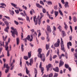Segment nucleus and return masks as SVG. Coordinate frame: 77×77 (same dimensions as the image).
<instances>
[{
  "mask_svg": "<svg viewBox=\"0 0 77 77\" xmlns=\"http://www.w3.org/2000/svg\"><path fill=\"white\" fill-rule=\"evenodd\" d=\"M58 29H59L60 32H61V30H62V26H59L58 27Z\"/></svg>",
  "mask_w": 77,
  "mask_h": 77,
  "instance_id": "nucleus-36",
  "label": "nucleus"
},
{
  "mask_svg": "<svg viewBox=\"0 0 77 77\" xmlns=\"http://www.w3.org/2000/svg\"><path fill=\"white\" fill-rule=\"evenodd\" d=\"M59 7L60 8H62V5H61V4H60V3H58Z\"/></svg>",
  "mask_w": 77,
  "mask_h": 77,
  "instance_id": "nucleus-63",
  "label": "nucleus"
},
{
  "mask_svg": "<svg viewBox=\"0 0 77 77\" xmlns=\"http://www.w3.org/2000/svg\"><path fill=\"white\" fill-rule=\"evenodd\" d=\"M7 56L8 57H9L10 56V54H9V51H7Z\"/></svg>",
  "mask_w": 77,
  "mask_h": 77,
  "instance_id": "nucleus-48",
  "label": "nucleus"
},
{
  "mask_svg": "<svg viewBox=\"0 0 77 77\" xmlns=\"http://www.w3.org/2000/svg\"><path fill=\"white\" fill-rule=\"evenodd\" d=\"M40 14L41 15L40 19H42V17H44V14L41 13H40Z\"/></svg>",
  "mask_w": 77,
  "mask_h": 77,
  "instance_id": "nucleus-33",
  "label": "nucleus"
},
{
  "mask_svg": "<svg viewBox=\"0 0 77 77\" xmlns=\"http://www.w3.org/2000/svg\"><path fill=\"white\" fill-rule=\"evenodd\" d=\"M58 11L60 15L62 16V17H63V13H62V11H61V10H59Z\"/></svg>",
  "mask_w": 77,
  "mask_h": 77,
  "instance_id": "nucleus-26",
  "label": "nucleus"
},
{
  "mask_svg": "<svg viewBox=\"0 0 77 77\" xmlns=\"http://www.w3.org/2000/svg\"><path fill=\"white\" fill-rule=\"evenodd\" d=\"M7 20H6V19H5V18H3L2 19V21H4V22H6V21H7Z\"/></svg>",
  "mask_w": 77,
  "mask_h": 77,
  "instance_id": "nucleus-56",
  "label": "nucleus"
},
{
  "mask_svg": "<svg viewBox=\"0 0 77 77\" xmlns=\"http://www.w3.org/2000/svg\"><path fill=\"white\" fill-rule=\"evenodd\" d=\"M4 23L7 26V27H8V26H9V22H8L5 21V22H4Z\"/></svg>",
  "mask_w": 77,
  "mask_h": 77,
  "instance_id": "nucleus-31",
  "label": "nucleus"
},
{
  "mask_svg": "<svg viewBox=\"0 0 77 77\" xmlns=\"http://www.w3.org/2000/svg\"><path fill=\"white\" fill-rule=\"evenodd\" d=\"M30 31L32 32V33H33L34 32H35V30H34V29H31Z\"/></svg>",
  "mask_w": 77,
  "mask_h": 77,
  "instance_id": "nucleus-61",
  "label": "nucleus"
},
{
  "mask_svg": "<svg viewBox=\"0 0 77 77\" xmlns=\"http://www.w3.org/2000/svg\"><path fill=\"white\" fill-rule=\"evenodd\" d=\"M23 59L27 60L28 59H29V57L27 56H24L23 57Z\"/></svg>",
  "mask_w": 77,
  "mask_h": 77,
  "instance_id": "nucleus-29",
  "label": "nucleus"
},
{
  "mask_svg": "<svg viewBox=\"0 0 77 77\" xmlns=\"http://www.w3.org/2000/svg\"><path fill=\"white\" fill-rule=\"evenodd\" d=\"M20 15H21L23 17H25V15L23 13H20Z\"/></svg>",
  "mask_w": 77,
  "mask_h": 77,
  "instance_id": "nucleus-57",
  "label": "nucleus"
},
{
  "mask_svg": "<svg viewBox=\"0 0 77 77\" xmlns=\"http://www.w3.org/2000/svg\"><path fill=\"white\" fill-rule=\"evenodd\" d=\"M57 55H54L53 56V58L54 59H55V58H56L57 57Z\"/></svg>",
  "mask_w": 77,
  "mask_h": 77,
  "instance_id": "nucleus-53",
  "label": "nucleus"
},
{
  "mask_svg": "<svg viewBox=\"0 0 77 77\" xmlns=\"http://www.w3.org/2000/svg\"><path fill=\"white\" fill-rule=\"evenodd\" d=\"M64 23V25H65L64 28L66 30H67V29L68 28V26H67V25L66 24V23H65V22Z\"/></svg>",
  "mask_w": 77,
  "mask_h": 77,
  "instance_id": "nucleus-22",
  "label": "nucleus"
},
{
  "mask_svg": "<svg viewBox=\"0 0 77 77\" xmlns=\"http://www.w3.org/2000/svg\"><path fill=\"white\" fill-rule=\"evenodd\" d=\"M53 69L54 71H55V72H58L59 71V68L57 67H56L55 68H53Z\"/></svg>",
  "mask_w": 77,
  "mask_h": 77,
  "instance_id": "nucleus-14",
  "label": "nucleus"
},
{
  "mask_svg": "<svg viewBox=\"0 0 77 77\" xmlns=\"http://www.w3.org/2000/svg\"><path fill=\"white\" fill-rule=\"evenodd\" d=\"M0 5H1V6H5V7L6 6V5H5V3H1L0 4Z\"/></svg>",
  "mask_w": 77,
  "mask_h": 77,
  "instance_id": "nucleus-46",
  "label": "nucleus"
},
{
  "mask_svg": "<svg viewBox=\"0 0 77 77\" xmlns=\"http://www.w3.org/2000/svg\"><path fill=\"white\" fill-rule=\"evenodd\" d=\"M18 20H21V21H24V19L18 17Z\"/></svg>",
  "mask_w": 77,
  "mask_h": 77,
  "instance_id": "nucleus-47",
  "label": "nucleus"
},
{
  "mask_svg": "<svg viewBox=\"0 0 77 77\" xmlns=\"http://www.w3.org/2000/svg\"><path fill=\"white\" fill-rule=\"evenodd\" d=\"M54 9L55 10H57V5H56L55 6H54Z\"/></svg>",
  "mask_w": 77,
  "mask_h": 77,
  "instance_id": "nucleus-58",
  "label": "nucleus"
},
{
  "mask_svg": "<svg viewBox=\"0 0 77 77\" xmlns=\"http://www.w3.org/2000/svg\"><path fill=\"white\" fill-rule=\"evenodd\" d=\"M50 61H51V60H52V56H50Z\"/></svg>",
  "mask_w": 77,
  "mask_h": 77,
  "instance_id": "nucleus-62",
  "label": "nucleus"
},
{
  "mask_svg": "<svg viewBox=\"0 0 77 77\" xmlns=\"http://www.w3.org/2000/svg\"><path fill=\"white\" fill-rule=\"evenodd\" d=\"M69 45L70 46H72V43H71V42H68L67 44V48H68V49H69L70 48Z\"/></svg>",
  "mask_w": 77,
  "mask_h": 77,
  "instance_id": "nucleus-15",
  "label": "nucleus"
},
{
  "mask_svg": "<svg viewBox=\"0 0 77 77\" xmlns=\"http://www.w3.org/2000/svg\"><path fill=\"white\" fill-rule=\"evenodd\" d=\"M42 11L43 13H44L45 14L46 13V10H45L44 8H43Z\"/></svg>",
  "mask_w": 77,
  "mask_h": 77,
  "instance_id": "nucleus-39",
  "label": "nucleus"
},
{
  "mask_svg": "<svg viewBox=\"0 0 77 77\" xmlns=\"http://www.w3.org/2000/svg\"><path fill=\"white\" fill-rule=\"evenodd\" d=\"M18 75H19L20 77H22V73H20L18 74Z\"/></svg>",
  "mask_w": 77,
  "mask_h": 77,
  "instance_id": "nucleus-59",
  "label": "nucleus"
},
{
  "mask_svg": "<svg viewBox=\"0 0 77 77\" xmlns=\"http://www.w3.org/2000/svg\"><path fill=\"white\" fill-rule=\"evenodd\" d=\"M38 57L41 58V60L43 62H44L45 60V55L44 54H41V53L42 52V49L41 48H39L38 50Z\"/></svg>",
  "mask_w": 77,
  "mask_h": 77,
  "instance_id": "nucleus-1",
  "label": "nucleus"
},
{
  "mask_svg": "<svg viewBox=\"0 0 77 77\" xmlns=\"http://www.w3.org/2000/svg\"><path fill=\"white\" fill-rule=\"evenodd\" d=\"M11 5L14 7V8H15L16 9H19V7H17V5H15V4L13 3H11Z\"/></svg>",
  "mask_w": 77,
  "mask_h": 77,
  "instance_id": "nucleus-19",
  "label": "nucleus"
},
{
  "mask_svg": "<svg viewBox=\"0 0 77 77\" xmlns=\"http://www.w3.org/2000/svg\"><path fill=\"white\" fill-rule=\"evenodd\" d=\"M65 67L66 68L68 69V68L69 67V65L67 64H65Z\"/></svg>",
  "mask_w": 77,
  "mask_h": 77,
  "instance_id": "nucleus-38",
  "label": "nucleus"
},
{
  "mask_svg": "<svg viewBox=\"0 0 77 77\" xmlns=\"http://www.w3.org/2000/svg\"><path fill=\"white\" fill-rule=\"evenodd\" d=\"M48 5H52V2H48Z\"/></svg>",
  "mask_w": 77,
  "mask_h": 77,
  "instance_id": "nucleus-49",
  "label": "nucleus"
},
{
  "mask_svg": "<svg viewBox=\"0 0 77 77\" xmlns=\"http://www.w3.org/2000/svg\"><path fill=\"white\" fill-rule=\"evenodd\" d=\"M39 16H38L37 18L36 19V20H36V16H35L34 17H33V20L35 23V25H36L38 24H38L39 26H40V24H41V20L39 18Z\"/></svg>",
  "mask_w": 77,
  "mask_h": 77,
  "instance_id": "nucleus-3",
  "label": "nucleus"
},
{
  "mask_svg": "<svg viewBox=\"0 0 77 77\" xmlns=\"http://www.w3.org/2000/svg\"><path fill=\"white\" fill-rule=\"evenodd\" d=\"M54 13L55 14V17H57V16L59 14V12L55 11Z\"/></svg>",
  "mask_w": 77,
  "mask_h": 77,
  "instance_id": "nucleus-27",
  "label": "nucleus"
},
{
  "mask_svg": "<svg viewBox=\"0 0 77 77\" xmlns=\"http://www.w3.org/2000/svg\"><path fill=\"white\" fill-rule=\"evenodd\" d=\"M5 67H6V68H7V69H9V67L8 66V65L5 63L4 64V67H3L2 69V70H4V69L5 68Z\"/></svg>",
  "mask_w": 77,
  "mask_h": 77,
  "instance_id": "nucleus-11",
  "label": "nucleus"
},
{
  "mask_svg": "<svg viewBox=\"0 0 77 77\" xmlns=\"http://www.w3.org/2000/svg\"><path fill=\"white\" fill-rule=\"evenodd\" d=\"M61 50H63V51L64 52L65 51V49H64V45H63V40H62V38H61Z\"/></svg>",
  "mask_w": 77,
  "mask_h": 77,
  "instance_id": "nucleus-6",
  "label": "nucleus"
},
{
  "mask_svg": "<svg viewBox=\"0 0 77 77\" xmlns=\"http://www.w3.org/2000/svg\"><path fill=\"white\" fill-rule=\"evenodd\" d=\"M46 50H48L49 49V46H48V44H46Z\"/></svg>",
  "mask_w": 77,
  "mask_h": 77,
  "instance_id": "nucleus-44",
  "label": "nucleus"
},
{
  "mask_svg": "<svg viewBox=\"0 0 77 77\" xmlns=\"http://www.w3.org/2000/svg\"><path fill=\"white\" fill-rule=\"evenodd\" d=\"M53 73L50 74L49 75V77H53Z\"/></svg>",
  "mask_w": 77,
  "mask_h": 77,
  "instance_id": "nucleus-54",
  "label": "nucleus"
},
{
  "mask_svg": "<svg viewBox=\"0 0 77 77\" xmlns=\"http://www.w3.org/2000/svg\"><path fill=\"white\" fill-rule=\"evenodd\" d=\"M16 41L17 45H18V44H19V43L20 42V41H19V38H17Z\"/></svg>",
  "mask_w": 77,
  "mask_h": 77,
  "instance_id": "nucleus-30",
  "label": "nucleus"
},
{
  "mask_svg": "<svg viewBox=\"0 0 77 77\" xmlns=\"http://www.w3.org/2000/svg\"><path fill=\"white\" fill-rule=\"evenodd\" d=\"M33 36H35V34H34L32 35V34L31 35V38H30V36L29 35H28L27 37L26 38H24L23 39V41H24V42H25L26 43L27 42V40L28 41H29L30 42H31L33 41Z\"/></svg>",
  "mask_w": 77,
  "mask_h": 77,
  "instance_id": "nucleus-2",
  "label": "nucleus"
},
{
  "mask_svg": "<svg viewBox=\"0 0 77 77\" xmlns=\"http://www.w3.org/2000/svg\"><path fill=\"white\" fill-rule=\"evenodd\" d=\"M15 12L17 14H19V11H18V10H15Z\"/></svg>",
  "mask_w": 77,
  "mask_h": 77,
  "instance_id": "nucleus-52",
  "label": "nucleus"
},
{
  "mask_svg": "<svg viewBox=\"0 0 77 77\" xmlns=\"http://www.w3.org/2000/svg\"><path fill=\"white\" fill-rule=\"evenodd\" d=\"M57 76H58V73H54V77H57Z\"/></svg>",
  "mask_w": 77,
  "mask_h": 77,
  "instance_id": "nucleus-45",
  "label": "nucleus"
},
{
  "mask_svg": "<svg viewBox=\"0 0 77 77\" xmlns=\"http://www.w3.org/2000/svg\"><path fill=\"white\" fill-rule=\"evenodd\" d=\"M5 18H6L7 19H8V20H11V19L10 18V17H9L8 16H5L4 17Z\"/></svg>",
  "mask_w": 77,
  "mask_h": 77,
  "instance_id": "nucleus-40",
  "label": "nucleus"
},
{
  "mask_svg": "<svg viewBox=\"0 0 77 77\" xmlns=\"http://www.w3.org/2000/svg\"><path fill=\"white\" fill-rule=\"evenodd\" d=\"M62 35L63 38L64 36H66V34H65V31H62Z\"/></svg>",
  "mask_w": 77,
  "mask_h": 77,
  "instance_id": "nucleus-25",
  "label": "nucleus"
},
{
  "mask_svg": "<svg viewBox=\"0 0 77 77\" xmlns=\"http://www.w3.org/2000/svg\"><path fill=\"white\" fill-rule=\"evenodd\" d=\"M14 23L16 24V25H18L19 23L18 22L16 21V20H14Z\"/></svg>",
  "mask_w": 77,
  "mask_h": 77,
  "instance_id": "nucleus-50",
  "label": "nucleus"
},
{
  "mask_svg": "<svg viewBox=\"0 0 77 77\" xmlns=\"http://www.w3.org/2000/svg\"><path fill=\"white\" fill-rule=\"evenodd\" d=\"M11 29L13 30V31H11V32L12 33L11 35L13 37V38H15V35H16L17 36H18V34L17 33V31L16 29H14V27H11Z\"/></svg>",
  "mask_w": 77,
  "mask_h": 77,
  "instance_id": "nucleus-4",
  "label": "nucleus"
},
{
  "mask_svg": "<svg viewBox=\"0 0 77 77\" xmlns=\"http://www.w3.org/2000/svg\"><path fill=\"white\" fill-rule=\"evenodd\" d=\"M32 55V52L30 51V52H28V56L29 58H30L31 57V55Z\"/></svg>",
  "mask_w": 77,
  "mask_h": 77,
  "instance_id": "nucleus-24",
  "label": "nucleus"
},
{
  "mask_svg": "<svg viewBox=\"0 0 77 77\" xmlns=\"http://www.w3.org/2000/svg\"><path fill=\"white\" fill-rule=\"evenodd\" d=\"M5 50L8 51V49H9V47L8 46H5Z\"/></svg>",
  "mask_w": 77,
  "mask_h": 77,
  "instance_id": "nucleus-34",
  "label": "nucleus"
},
{
  "mask_svg": "<svg viewBox=\"0 0 77 77\" xmlns=\"http://www.w3.org/2000/svg\"><path fill=\"white\" fill-rule=\"evenodd\" d=\"M46 33L47 35V41L48 42H49L50 41V38H49V35H48V33L47 31H46Z\"/></svg>",
  "mask_w": 77,
  "mask_h": 77,
  "instance_id": "nucleus-18",
  "label": "nucleus"
},
{
  "mask_svg": "<svg viewBox=\"0 0 77 77\" xmlns=\"http://www.w3.org/2000/svg\"><path fill=\"white\" fill-rule=\"evenodd\" d=\"M34 72L35 73V74H37V73H38V71H37V69L36 68H34Z\"/></svg>",
  "mask_w": 77,
  "mask_h": 77,
  "instance_id": "nucleus-41",
  "label": "nucleus"
},
{
  "mask_svg": "<svg viewBox=\"0 0 77 77\" xmlns=\"http://www.w3.org/2000/svg\"><path fill=\"white\" fill-rule=\"evenodd\" d=\"M22 7L23 9H25V10H27V7L25 6L24 5L22 6Z\"/></svg>",
  "mask_w": 77,
  "mask_h": 77,
  "instance_id": "nucleus-42",
  "label": "nucleus"
},
{
  "mask_svg": "<svg viewBox=\"0 0 77 77\" xmlns=\"http://www.w3.org/2000/svg\"><path fill=\"white\" fill-rule=\"evenodd\" d=\"M23 47H24V45H23V44H22L21 45V49L22 51H24V48H23Z\"/></svg>",
  "mask_w": 77,
  "mask_h": 77,
  "instance_id": "nucleus-32",
  "label": "nucleus"
},
{
  "mask_svg": "<svg viewBox=\"0 0 77 77\" xmlns=\"http://www.w3.org/2000/svg\"><path fill=\"white\" fill-rule=\"evenodd\" d=\"M50 51H48L46 54V57H48V55H49V54H50Z\"/></svg>",
  "mask_w": 77,
  "mask_h": 77,
  "instance_id": "nucleus-51",
  "label": "nucleus"
},
{
  "mask_svg": "<svg viewBox=\"0 0 77 77\" xmlns=\"http://www.w3.org/2000/svg\"><path fill=\"white\" fill-rule=\"evenodd\" d=\"M9 29V26H7L5 29L4 30L5 32H7L8 33V29Z\"/></svg>",
  "mask_w": 77,
  "mask_h": 77,
  "instance_id": "nucleus-23",
  "label": "nucleus"
},
{
  "mask_svg": "<svg viewBox=\"0 0 77 77\" xmlns=\"http://www.w3.org/2000/svg\"><path fill=\"white\" fill-rule=\"evenodd\" d=\"M47 31L48 32H51V28H50V26L48 25L47 26Z\"/></svg>",
  "mask_w": 77,
  "mask_h": 77,
  "instance_id": "nucleus-10",
  "label": "nucleus"
},
{
  "mask_svg": "<svg viewBox=\"0 0 77 77\" xmlns=\"http://www.w3.org/2000/svg\"><path fill=\"white\" fill-rule=\"evenodd\" d=\"M20 65L21 67H22V61L21 60V58L20 59Z\"/></svg>",
  "mask_w": 77,
  "mask_h": 77,
  "instance_id": "nucleus-37",
  "label": "nucleus"
},
{
  "mask_svg": "<svg viewBox=\"0 0 77 77\" xmlns=\"http://www.w3.org/2000/svg\"><path fill=\"white\" fill-rule=\"evenodd\" d=\"M60 44V40L58 39H57V42L54 44V46L55 47H59V45Z\"/></svg>",
  "mask_w": 77,
  "mask_h": 77,
  "instance_id": "nucleus-7",
  "label": "nucleus"
},
{
  "mask_svg": "<svg viewBox=\"0 0 77 77\" xmlns=\"http://www.w3.org/2000/svg\"><path fill=\"white\" fill-rule=\"evenodd\" d=\"M64 63L62 60H61L60 61L59 65V67H60L61 66H63V65Z\"/></svg>",
  "mask_w": 77,
  "mask_h": 77,
  "instance_id": "nucleus-12",
  "label": "nucleus"
},
{
  "mask_svg": "<svg viewBox=\"0 0 77 77\" xmlns=\"http://www.w3.org/2000/svg\"><path fill=\"white\" fill-rule=\"evenodd\" d=\"M9 71V69H7L5 70V73H8Z\"/></svg>",
  "mask_w": 77,
  "mask_h": 77,
  "instance_id": "nucleus-60",
  "label": "nucleus"
},
{
  "mask_svg": "<svg viewBox=\"0 0 77 77\" xmlns=\"http://www.w3.org/2000/svg\"><path fill=\"white\" fill-rule=\"evenodd\" d=\"M26 20L29 23H30V20H29V17L27 16H27H26Z\"/></svg>",
  "mask_w": 77,
  "mask_h": 77,
  "instance_id": "nucleus-35",
  "label": "nucleus"
},
{
  "mask_svg": "<svg viewBox=\"0 0 77 77\" xmlns=\"http://www.w3.org/2000/svg\"><path fill=\"white\" fill-rule=\"evenodd\" d=\"M40 3L41 4V5H44V4L43 3V2L42 1H40Z\"/></svg>",
  "mask_w": 77,
  "mask_h": 77,
  "instance_id": "nucleus-55",
  "label": "nucleus"
},
{
  "mask_svg": "<svg viewBox=\"0 0 77 77\" xmlns=\"http://www.w3.org/2000/svg\"><path fill=\"white\" fill-rule=\"evenodd\" d=\"M26 63L28 66H29V65L30 66H32L33 63V59L32 58H31L30 60L29 63L28 61H26Z\"/></svg>",
  "mask_w": 77,
  "mask_h": 77,
  "instance_id": "nucleus-5",
  "label": "nucleus"
},
{
  "mask_svg": "<svg viewBox=\"0 0 77 77\" xmlns=\"http://www.w3.org/2000/svg\"><path fill=\"white\" fill-rule=\"evenodd\" d=\"M29 72H30V71L28 70V69L27 68V67H26V73L27 74H29Z\"/></svg>",
  "mask_w": 77,
  "mask_h": 77,
  "instance_id": "nucleus-28",
  "label": "nucleus"
},
{
  "mask_svg": "<svg viewBox=\"0 0 77 77\" xmlns=\"http://www.w3.org/2000/svg\"><path fill=\"white\" fill-rule=\"evenodd\" d=\"M65 7L66 8H69V5H68V2H66L65 4Z\"/></svg>",
  "mask_w": 77,
  "mask_h": 77,
  "instance_id": "nucleus-21",
  "label": "nucleus"
},
{
  "mask_svg": "<svg viewBox=\"0 0 77 77\" xmlns=\"http://www.w3.org/2000/svg\"><path fill=\"white\" fill-rule=\"evenodd\" d=\"M36 6L38 7V8H41L42 9H43V7H42V5L40 6L39 4L36 3Z\"/></svg>",
  "mask_w": 77,
  "mask_h": 77,
  "instance_id": "nucleus-17",
  "label": "nucleus"
},
{
  "mask_svg": "<svg viewBox=\"0 0 77 77\" xmlns=\"http://www.w3.org/2000/svg\"><path fill=\"white\" fill-rule=\"evenodd\" d=\"M73 21L74 22H76L77 21V19H76V17H73Z\"/></svg>",
  "mask_w": 77,
  "mask_h": 77,
  "instance_id": "nucleus-43",
  "label": "nucleus"
},
{
  "mask_svg": "<svg viewBox=\"0 0 77 77\" xmlns=\"http://www.w3.org/2000/svg\"><path fill=\"white\" fill-rule=\"evenodd\" d=\"M75 52H77V53H75L74 55V57H75L74 59H77V49H76L75 50Z\"/></svg>",
  "mask_w": 77,
  "mask_h": 77,
  "instance_id": "nucleus-20",
  "label": "nucleus"
},
{
  "mask_svg": "<svg viewBox=\"0 0 77 77\" xmlns=\"http://www.w3.org/2000/svg\"><path fill=\"white\" fill-rule=\"evenodd\" d=\"M10 67H11V70H12V69H14V66H15V65L13 64V62H12L11 64L10 63Z\"/></svg>",
  "mask_w": 77,
  "mask_h": 77,
  "instance_id": "nucleus-13",
  "label": "nucleus"
},
{
  "mask_svg": "<svg viewBox=\"0 0 77 77\" xmlns=\"http://www.w3.org/2000/svg\"><path fill=\"white\" fill-rule=\"evenodd\" d=\"M29 45L31 47H33V45H32L31 43H30Z\"/></svg>",
  "mask_w": 77,
  "mask_h": 77,
  "instance_id": "nucleus-64",
  "label": "nucleus"
},
{
  "mask_svg": "<svg viewBox=\"0 0 77 77\" xmlns=\"http://www.w3.org/2000/svg\"><path fill=\"white\" fill-rule=\"evenodd\" d=\"M52 65H51V64H49L48 66H46V67L47 71L49 70V68Z\"/></svg>",
  "mask_w": 77,
  "mask_h": 77,
  "instance_id": "nucleus-16",
  "label": "nucleus"
},
{
  "mask_svg": "<svg viewBox=\"0 0 77 77\" xmlns=\"http://www.w3.org/2000/svg\"><path fill=\"white\" fill-rule=\"evenodd\" d=\"M42 66V62H40V64L39 66V68H41V72L42 73V75L44 74V68L41 67Z\"/></svg>",
  "mask_w": 77,
  "mask_h": 77,
  "instance_id": "nucleus-8",
  "label": "nucleus"
},
{
  "mask_svg": "<svg viewBox=\"0 0 77 77\" xmlns=\"http://www.w3.org/2000/svg\"><path fill=\"white\" fill-rule=\"evenodd\" d=\"M5 43V42H3L2 43V42L0 41V46H1V48H0V53H1L2 52V49H3V48H2V46H3V47H4V43Z\"/></svg>",
  "mask_w": 77,
  "mask_h": 77,
  "instance_id": "nucleus-9",
  "label": "nucleus"
}]
</instances>
